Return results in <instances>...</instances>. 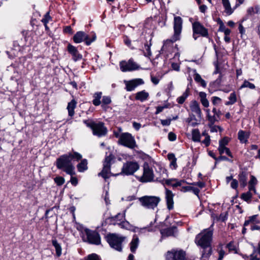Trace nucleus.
<instances>
[{
    "mask_svg": "<svg viewBox=\"0 0 260 260\" xmlns=\"http://www.w3.org/2000/svg\"><path fill=\"white\" fill-rule=\"evenodd\" d=\"M252 194L250 191L243 193L241 196V198L247 203H250L252 198Z\"/></svg>",
    "mask_w": 260,
    "mask_h": 260,
    "instance_id": "nucleus-45",
    "label": "nucleus"
},
{
    "mask_svg": "<svg viewBox=\"0 0 260 260\" xmlns=\"http://www.w3.org/2000/svg\"><path fill=\"white\" fill-rule=\"evenodd\" d=\"M176 230L177 228L175 226H172L162 230L160 233L162 237L174 236Z\"/></svg>",
    "mask_w": 260,
    "mask_h": 260,
    "instance_id": "nucleus-28",
    "label": "nucleus"
},
{
    "mask_svg": "<svg viewBox=\"0 0 260 260\" xmlns=\"http://www.w3.org/2000/svg\"><path fill=\"white\" fill-rule=\"evenodd\" d=\"M207 116V119L209 122L210 126L213 125L214 123L220 120V116L222 115L221 112L219 110H217L216 108L213 107L212 109L213 115L210 114V110L209 109L205 110Z\"/></svg>",
    "mask_w": 260,
    "mask_h": 260,
    "instance_id": "nucleus-15",
    "label": "nucleus"
},
{
    "mask_svg": "<svg viewBox=\"0 0 260 260\" xmlns=\"http://www.w3.org/2000/svg\"><path fill=\"white\" fill-rule=\"evenodd\" d=\"M192 140L193 142H199L201 140V134L199 129H193L191 132Z\"/></svg>",
    "mask_w": 260,
    "mask_h": 260,
    "instance_id": "nucleus-39",
    "label": "nucleus"
},
{
    "mask_svg": "<svg viewBox=\"0 0 260 260\" xmlns=\"http://www.w3.org/2000/svg\"><path fill=\"white\" fill-rule=\"evenodd\" d=\"M167 158L170 161V168L172 170H176L178 166L177 164V158L173 153H169L167 155Z\"/></svg>",
    "mask_w": 260,
    "mask_h": 260,
    "instance_id": "nucleus-29",
    "label": "nucleus"
},
{
    "mask_svg": "<svg viewBox=\"0 0 260 260\" xmlns=\"http://www.w3.org/2000/svg\"><path fill=\"white\" fill-rule=\"evenodd\" d=\"M199 95L202 105L205 108H208L209 106V103L208 100L207 99L206 93L205 92L201 91L199 92Z\"/></svg>",
    "mask_w": 260,
    "mask_h": 260,
    "instance_id": "nucleus-34",
    "label": "nucleus"
},
{
    "mask_svg": "<svg viewBox=\"0 0 260 260\" xmlns=\"http://www.w3.org/2000/svg\"><path fill=\"white\" fill-rule=\"evenodd\" d=\"M243 20H242L239 23L238 30L239 31L240 34H241V37H242L243 35L245 34V29L244 26L242 25V22H243Z\"/></svg>",
    "mask_w": 260,
    "mask_h": 260,
    "instance_id": "nucleus-53",
    "label": "nucleus"
},
{
    "mask_svg": "<svg viewBox=\"0 0 260 260\" xmlns=\"http://www.w3.org/2000/svg\"><path fill=\"white\" fill-rule=\"evenodd\" d=\"M188 96V90H186V91L182 94V95L177 99V102L179 104H182L184 103L185 101L187 99Z\"/></svg>",
    "mask_w": 260,
    "mask_h": 260,
    "instance_id": "nucleus-44",
    "label": "nucleus"
},
{
    "mask_svg": "<svg viewBox=\"0 0 260 260\" xmlns=\"http://www.w3.org/2000/svg\"><path fill=\"white\" fill-rule=\"evenodd\" d=\"M260 220L258 219L257 214L250 216L245 220L243 227L242 230V233L245 234L246 233V226H249V229L251 231L255 230L260 231Z\"/></svg>",
    "mask_w": 260,
    "mask_h": 260,
    "instance_id": "nucleus-9",
    "label": "nucleus"
},
{
    "mask_svg": "<svg viewBox=\"0 0 260 260\" xmlns=\"http://www.w3.org/2000/svg\"><path fill=\"white\" fill-rule=\"evenodd\" d=\"M123 41L124 44L128 47L132 49H134V47L131 46V41L128 37L125 36L123 38Z\"/></svg>",
    "mask_w": 260,
    "mask_h": 260,
    "instance_id": "nucleus-54",
    "label": "nucleus"
},
{
    "mask_svg": "<svg viewBox=\"0 0 260 260\" xmlns=\"http://www.w3.org/2000/svg\"><path fill=\"white\" fill-rule=\"evenodd\" d=\"M165 198L166 200V202L167 204V207L169 210H171L173 208L174 201H173V197L174 194L173 193L172 191L165 186Z\"/></svg>",
    "mask_w": 260,
    "mask_h": 260,
    "instance_id": "nucleus-20",
    "label": "nucleus"
},
{
    "mask_svg": "<svg viewBox=\"0 0 260 260\" xmlns=\"http://www.w3.org/2000/svg\"><path fill=\"white\" fill-rule=\"evenodd\" d=\"M51 17L49 15V13L47 12L44 15V18L42 20V22L44 24L48 23Z\"/></svg>",
    "mask_w": 260,
    "mask_h": 260,
    "instance_id": "nucleus-55",
    "label": "nucleus"
},
{
    "mask_svg": "<svg viewBox=\"0 0 260 260\" xmlns=\"http://www.w3.org/2000/svg\"><path fill=\"white\" fill-rule=\"evenodd\" d=\"M202 143L205 144L206 147H208L210 144V137L209 135H207L205 139L202 141Z\"/></svg>",
    "mask_w": 260,
    "mask_h": 260,
    "instance_id": "nucleus-58",
    "label": "nucleus"
},
{
    "mask_svg": "<svg viewBox=\"0 0 260 260\" xmlns=\"http://www.w3.org/2000/svg\"><path fill=\"white\" fill-rule=\"evenodd\" d=\"M214 223L207 229H204L196 235L194 242L201 248V260H209L212 253L211 242L213 234Z\"/></svg>",
    "mask_w": 260,
    "mask_h": 260,
    "instance_id": "nucleus-2",
    "label": "nucleus"
},
{
    "mask_svg": "<svg viewBox=\"0 0 260 260\" xmlns=\"http://www.w3.org/2000/svg\"><path fill=\"white\" fill-rule=\"evenodd\" d=\"M54 181L58 186L62 185L65 182L64 178L61 176H57L54 179Z\"/></svg>",
    "mask_w": 260,
    "mask_h": 260,
    "instance_id": "nucleus-48",
    "label": "nucleus"
},
{
    "mask_svg": "<svg viewBox=\"0 0 260 260\" xmlns=\"http://www.w3.org/2000/svg\"><path fill=\"white\" fill-rule=\"evenodd\" d=\"M248 173L244 170L240 171L238 175V179L240 184V185L242 187H244L247 185Z\"/></svg>",
    "mask_w": 260,
    "mask_h": 260,
    "instance_id": "nucleus-26",
    "label": "nucleus"
},
{
    "mask_svg": "<svg viewBox=\"0 0 260 260\" xmlns=\"http://www.w3.org/2000/svg\"><path fill=\"white\" fill-rule=\"evenodd\" d=\"M6 99L10 100V94L0 90V102H3Z\"/></svg>",
    "mask_w": 260,
    "mask_h": 260,
    "instance_id": "nucleus-49",
    "label": "nucleus"
},
{
    "mask_svg": "<svg viewBox=\"0 0 260 260\" xmlns=\"http://www.w3.org/2000/svg\"><path fill=\"white\" fill-rule=\"evenodd\" d=\"M140 166L136 161H127L124 163L121 169V172L119 174H124L127 176L133 175L139 169Z\"/></svg>",
    "mask_w": 260,
    "mask_h": 260,
    "instance_id": "nucleus-11",
    "label": "nucleus"
},
{
    "mask_svg": "<svg viewBox=\"0 0 260 260\" xmlns=\"http://www.w3.org/2000/svg\"><path fill=\"white\" fill-rule=\"evenodd\" d=\"M77 168L78 171L79 172H83L86 170H87V160L86 159H82L80 163H79Z\"/></svg>",
    "mask_w": 260,
    "mask_h": 260,
    "instance_id": "nucleus-36",
    "label": "nucleus"
},
{
    "mask_svg": "<svg viewBox=\"0 0 260 260\" xmlns=\"http://www.w3.org/2000/svg\"><path fill=\"white\" fill-rule=\"evenodd\" d=\"M217 22L219 25V31L223 32L226 28H227L224 25L222 21L220 18L218 19Z\"/></svg>",
    "mask_w": 260,
    "mask_h": 260,
    "instance_id": "nucleus-50",
    "label": "nucleus"
},
{
    "mask_svg": "<svg viewBox=\"0 0 260 260\" xmlns=\"http://www.w3.org/2000/svg\"><path fill=\"white\" fill-rule=\"evenodd\" d=\"M114 156L111 153H109L108 155V152H106V156H105L104 161L103 162V167L102 171L99 173V176H102L105 180L108 179L112 175L111 172V161L114 159ZM113 176H116L113 175Z\"/></svg>",
    "mask_w": 260,
    "mask_h": 260,
    "instance_id": "nucleus-7",
    "label": "nucleus"
},
{
    "mask_svg": "<svg viewBox=\"0 0 260 260\" xmlns=\"http://www.w3.org/2000/svg\"><path fill=\"white\" fill-rule=\"evenodd\" d=\"M228 219V213H222L220 214L218 220L221 221H225Z\"/></svg>",
    "mask_w": 260,
    "mask_h": 260,
    "instance_id": "nucleus-56",
    "label": "nucleus"
},
{
    "mask_svg": "<svg viewBox=\"0 0 260 260\" xmlns=\"http://www.w3.org/2000/svg\"><path fill=\"white\" fill-rule=\"evenodd\" d=\"M149 97L148 92L145 90L137 92L135 94V100L142 102L146 101Z\"/></svg>",
    "mask_w": 260,
    "mask_h": 260,
    "instance_id": "nucleus-31",
    "label": "nucleus"
},
{
    "mask_svg": "<svg viewBox=\"0 0 260 260\" xmlns=\"http://www.w3.org/2000/svg\"><path fill=\"white\" fill-rule=\"evenodd\" d=\"M125 219V213H119L113 217H111L109 218L108 219L109 220V222L111 224L113 225H118V223L122 221L123 220Z\"/></svg>",
    "mask_w": 260,
    "mask_h": 260,
    "instance_id": "nucleus-27",
    "label": "nucleus"
},
{
    "mask_svg": "<svg viewBox=\"0 0 260 260\" xmlns=\"http://www.w3.org/2000/svg\"><path fill=\"white\" fill-rule=\"evenodd\" d=\"M189 107L192 112L194 113L199 118L201 117L202 111L200 105L197 101H192L190 102Z\"/></svg>",
    "mask_w": 260,
    "mask_h": 260,
    "instance_id": "nucleus-21",
    "label": "nucleus"
},
{
    "mask_svg": "<svg viewBox=\"0 0 260 260\" xmlns=\"http://www.w3.org/2000/svg\"><path fill=\"white\" fill-rule=\"evenodd\" d=\"M101 92H99V105H101V107L105 111H107L110 107L109 105L111 103V99L109 96H104L102 98V101H100L102 95Z\"/></svg>",
    "mask_w": 260,
    "mask_h": 260,
    "instance_id": "nucleus-19",
    "label": "nucleus"
},
{
    "mask_svg": "<svg viewBox=\"0 0 260 260\" xmlns=\"http://www.w3.org/2000/svg\"><path fill=\"white\" fill-rule=\"evenodd\" d=\"M81 260H98V255L95 253L90 254Z\"/></svg>",
    "mask_w": 260,
    "mask_h": 260,
    "instance_id": "nucleus-52",
    "label": "nucleus"
},
{
    "mask_svg": "<svg viewBox=\"0 0 260 260\" xmlns=\"http://www.w3.org/2000/svg\"><path fill=\"white\" fill-rule=\"evenodd\" d=\"M238 186V181L235 179H233L231 183V188L237 190Z\"/></svg>",
    "mask_w": 260,
    "mask_h": 260,
    "instance_id": "nucleus-61",
    "label": "nucleus"
},
{
    "mask_svg": "<svg viewBox=\"0 0 260 260\" xmlns=\"http://www.w3.org/2000/svg\"><path fill=\"white\" fill-rule=\"evenodd\" d=\"M81 238L83 242L90 244L98 245V232L89 229L83 231Z\"/></svg>",
    "mask_w": 260,
    "mask_h": 260,
    "instance_id": "nucleus-14",
    "label": "nucleus"
},
{
    "mask_svg": "<svg viewBox=\"0 0 260 260\" xmlns=\"http://www.w3.org/2000/svg\"><path fill=\"white\" fill-rule=\"evenodd\" d=\"M108 133L107 128L103 122H99V137L105 136Z\"/></svg>",
    "mask_w": 260,
    "mask_h": 260,
    "instance_id": "nucleus-37",
    "label": "nucleus"
},
{
    "mask_svg": "<svg viewBox=\"0 0 260 260\" xmlns=\"http://www.w3.org/2000/svg\"><path fill=\"white\" fill-rule=\"evenodd\" d=\"M186 253L181 249L173 248L165 254L166 260H185Z\"/></svg>",
    "mask_w": 260,
    "mask_h": 260,
    "instance_id": "nucleus-12",
    "label": "nucleus"
},
{
    "mask_svg": "<svg viewBox=\"0 0 260 260\" xmlns=\"http://www.w3.org/2000/svg\"><path fill=\"white\" fill-rule=\"evenodd\" d=\"M221 160H225V161H231V159H230L229 158H228L226 156L220 155L219 157H217L216 159V162H219Z\"/></svg>",
    "mask_w": 260,
    "mask_h": 260,
    "instance_id": "nucleus-60",
    "label": "nucleus"
},
{
    "mask_svg": "<svg viewBox=\"0 0 260 260\" xmlns=\"http://www.w3.org/2000/svg\"><path fill=\"white\" fill-rule=\"evenodd\" d=\"M244 88H248L251 89H254L255 88V86L254 84L250 83L247 80H244L243 84L240 87V89H242Z\"/></svg>",
    "mask_w": 260,
    "mask_h": 260,
    "instance_id": "nucleus-46",
    "label": "nucleus"
},
{
    "mask_svg": "<svg viewBox=\"0 0 260 260\" xmlns=\"http://www.w3.org/2000/svg\"><path fill=\"white\" fill-rule=\"evenodd\" d=\"M82 157L79 153L73 151L59 157L56 161V166L69 175H75V167L72 161H79Z\"/></svg>",
    "mask_w": 260,
    "mask_h": 260,
    "instance_id": "nucleus-3",
    "label": "nucleus"
},
{
    "mask_svg": "<svg viewBox=\"0 0 260 260\" xmlns=\"http://www.w3.org/2000/svg\"><path fill=\"white\" fill-rule=\"evenodd\" d=\"M229 101L225 103L226 106L232 105L236 103L237 101V95L235 92H232L228 98Z\"/></svg>",
    "mask_w": 260,
    "mask_h": 260,
    "instance_id": "nucleus-38",
    "label": "nucleus"
},
{
    "mask_svg": "<svg viewBox=\"0 0 260 260\" xmlns=\"http://www.w3.org/2000/svg\"><path fill=\"white\" fill-rule=\"evenodd\" d=\"M95 39L96 36L94 35L92 39H89L86 34L81 31H78L73 37L74 41L76 43H80L85 41L87 45H89Z\"/></svg>",
    "mask_w": 260,
    "mask_h": 260,
    "instance_id": "nucleus-16",
    "label": "nucleus"
},
{
    "mask_svg": "<svg viewBox=\"0 0 260 260\" xmlns=\"http://www.w3.org/2000/svg\"><path fill=\"white\" fill-rule=\"evenodd\" d=\"M194 81L200 84L202 87H205L206 86V83L204 80H203L200 74L196 73L194 75Z\"/></svg>",
    "mask_w": 260,
    "mask_h": 260,
    "instance_id": "nucleus-40",
    "label": "nucleus"
},
{
    "mask_svg": "<svg viewBox=\"0 0 260 260\" xmlns=\"http://www.w3.org/2000/svg\"><path fill=\"white\" fill-rule=\"evenodd\" d=\"M118 225L122 229H124L127 230L131 231L134 232L141 233L142 231L145 230V229H139L137 227L134 226L130 223L126 221L125 219L123 220L120 222H117Z\"/></svg>",
    "mask_w": 260,
    "mask_h": 260,
    "instance_id": "nucleus-18",
    "label": "nucleus"
},
{
    "mask_svg": "<svg viewBox=\"0 0 260 260\" xmlns=\"http://www.w3.org/2000/svg\"><path fill=\"white\" fill-rule=\"evenodd\" d=\"M141 205L148 209L154 210L158 206L160 201L158 197L153 196H145L139 198Z\"/></svg>",
    "mask_w": 260,
    "mask_h": 260,
    "instance_id": "nucleus-6",
    "label": "nucleus"
},
{
    "mask_svg": "<svg viewBox=\"0 0 260 260\" xmlns=\"http://www.w3.org/2000/svg\"><path fill=\"white\" fill-rule=\"evenodd\" d=\"M183 27V19L180 16H175L174 17L173 21V30L174 34L170 40H166L162 47L160 51L163 53L165 49L167 47L168 44H172L177 41L180 40L181 38V34L182 30Z\"/></svg>",
    "mask_w": 260,
    "mask_h": 260,
    "instance_id": "nucleus-4",
    "label": "nucleus"
},
{
    "mask_svg": "<svg viewBox=\"0 0 260 260\" xmlns=\"http://www.w3.org/2000/svg\"><path fill=\"white\" fill-rule=\"evenodd\" d=\"M105 238L111 248L119 252L122 251V243L126 240V237L116 233H109L105 235Z\"/></svg>",
    "mask_w": 260,
    "mask_h": 260,
    "instance_id": "nucleus-5",
    "label": "nucleus"
},
{
    "mask_svg": "<svg viewBox=\"0 0 260 260\" xmlns=\"http://www.w3.org/2000/svg\"><path fill=\"white\" fill-rule=\"evenodd\" d=\"M118 144L131 149L138 147L134 136L129 133H121V137L118 139Z\"/></svg>",
    "mask_w": 260,
    "mask_h": 260,
    "instance_id": "nucleus-10",
    "label": "nucleus"
},
{
    "mask_svg": "<svg viewBox=\"0 0 260 260\" xmlns=\"http://www.w3.org/2000/svg\"><path fill=\"white\" fill-rule=\"evenodd\" d=\"M71 176V179H70V182L71 184L74 186H76L78 183V180L77 178L75 177H74L73 176L74 175H70Z\"/></svg>",
    "mask_w": 260,
    "mask_h": 260,
    "instance_id": "nucleus-57",
    "label": "nucleus"
},
{
    "mask_svg": "<svg viewBox=\"0 0 260 260\" xmlns=\"http://www.w3.org/2000/svg\"><path fill=\"white\" fill-rule=\"evenodd\" d=\"M125 87V89L127 91H132L135 89L138 86L144 84V81L142 79L136 78L129 81H124Z\"/></svg>",
    "mask_w": 260,
    "mask_h": 260,
    "instance_id": "nucleus-17",
    "label": "nucleus"
},
{
    "mask_svg": "<svg viewBox=\"0 0 260 260\" xmlns=\"http://www.w3.org/2000/svg\"><path fill=\"white\" fill-rule=\"evenodd\" d=\"M68 50L69 52L72 54L73 58L75 61L80 60L82 58V55L78 52L77 48L74 46L69 44L68 46Z\"/></svg>",
    "mask_w": 260,
    "mask_h": 260,
    "instance_id": "nucleus-22",
    "label": "nucleus"
},
{
    "mask_svg": "<svg viewBox=\"0 0 260 260\" xmlns=\"http://www.w3.org/2000/svg\"><path fill=\"white\" fill-rule=\"evenodd\" d=\"M230 142L229 138L224 137L219 141V146L218 149H221L222 148L226 147Z\"/></svg>",
    "mask_w": 260,
    "mask_h": 260,
    "instance_id": "nucleus-43",
    "label": "nucleus"
},
{
    "mask_svg": "<svg viewBox=\"0 0 260 260\" xmlns=\"http://www.w3.org/2000/svg\"><path fill=\"white\" fill-rule=\"evenodd\" d=\"M139 239L137 235H134L133 239L129 243L130 250L132 252L135 253L138 247Z\"/></svg>",
    "mask_w": 260,
    "mask_h": 260,
    "instance_id": "nucleus-30",
    "label": "nucleus"
},
{
    "mask_svg": "<svg viewBox=\"0 0 260 260\" xmlns=\"http://www.w3.org/2000/svg\"><path fill=\"white\" fill-rule=\"evenodd\" d=\"M192 37L194 40L201 36L206 38H209L208 29L206 28L200 22L194 21L192 23Z\"/></svg>",
    "mask_w": 260,
    "mask_h": 260,
    "instance_id": "nucleus-8",
    "label": "nucleus"
},
{
    "mask_svg": "<svg viewBox=\"0 0 260 260\" xmlns=\"http://www.w3.org/2000/svg\"><path fill=\"white\" fill-rule=\"evenodd\" d=\"M260 256V243H258L257 247H253L252 253L250 255V258H259Z\"/></svg>",
    "mask_w": 260,
    "mask_h": 260,
    "instance_id": "nucleus-41",
    "label": "nucleus"
},
{
    "mask_svg": "<svg viewBox=\"0 0 260 260\" xmlns=\"http://www.w3.org/2000/svg\"><path fill=\"white\" fill-rule=\"evenodd\" d=\"M257 183V180L256 178L253 175L250 176V180L249 182V185H256Z\"/></svg>",
    "mask_w": 260,
    "mask_h": 260,
    "instance_id": "nucleus-59",
    "label": "nucleus"
},
{
    "mask_svg": "<svg viewBox=\"0 0 260 260\" xmlns=\"http://www.w3.org/2000/svg\"><path fill=\"white\" fill-rule=\"evenodd\" d=\"M151 38L149 40V42H146L144 44V50H143V54L145 56L150 57L152 55L151 51V46L152 44L151 43Z\"/></svg>",
    "mask_w": 260,
    "mask_h": 260,
    "instance_id": "nucleus-33",
    "label": "nucleus"
},
{
    "mask_svg": "<svg viewBox=\"0 0 260 260\" xmlns=\"http://www.w3.org/2000/svg\"><path fill=\"white\" fill-rule=\"evenodd\" d=\"M76 105L77 102L75 100H72L71 102L68 103L67 110L68 111V115L70 117H72L74 115V110L76 107Z\"/></svg>",
    "mask_w": 260,
    "mask_h": 260,
    "instance_id": "nucleus-32",
    "label": "nucleus"
},
{
    "mask_svg": "<svg viewBox=\"0 0 260 260\" xmlns=\"http://www.w3.org/2000/svg\"><path fill=\"white\" fill-rule=\"evenodd\" d=\"M238 2V4H236V6L240 5L243 3L244 0H236ZM223 6L225 9V12L228 15H231L233 13L232 10L231 5L229 0H222Z\"/></svg>",
    "mask_w": 260,
    "mask_h": 260,
    "instance_id": "nucleus-25",
    "label": "nucleus"
},
{
    "mask_svg": "<svg viewBox=\"0 0 260 260\" xmlns=\"http://www.w3.org/2000/svg\"><path fill=\"white\" fill-rule=\"evenodd\" d=\"M226 247L228 248L229 252L234 251L235 253H237V247L233 241H231L227 244Z\"/></svg>",
    "mask_w": 260,
    "mask_h": 260,
    "instance_id": "nucleus-47",
    "label": "nucleus"
},
{
    "mask_svg": "<svg viewBox=\"0 0 260 260\" xmlns=\"http://www.w3.org/2000/svg\"><path fill=\"white\" fill-rule=\"evenodd\" d=\"M218 260H223V258L224 257V255H225V252L224 250L222 249H220L218 251Z\"/></svg>",
    "mask_w": 260,
    "mask_h": 260,
    "instance_id": "nucleus-64",
    "label": "nucleus"
},
{
    "mask_svg": "<svg viewBox=\"0 0 260 260\" xmlns=\"http://www.w3.org/2000/svg\"><path fill=\"white\" fill-rule=\"evenodd\" d=\"M250 137V133L247 131L240 130L238 133V139L241 143L246 144Z\"/></svg>",
    "mask_w": 260,
    "mask_h": 260,
    "instance_id": "nucleus-23",
    "label": "nucleus"
},
{
    "mask_svg": "<svg viewBox=\"0 0 260 260\" xmlns=\"http://www.w3.org/2000/svg\"><path fill=\"white\" fill-rule=\"evenodd\" d=\"M52 244L55 249L56 255L58 257L60 256L62 253V248L60 244L57 242L56 239L52 240Z\"/></svg>",
    "mask_w": 260,
    "mask_h": 260,
    "instance_id": "nucleus-35",
    "label": "nucleus"
},
{
    "mask_svg": "<svg viewBox=\"0 0 260 260\" xmlns=\"http://www.w3.org/2000/svg\"><path fill=\"white\" fill-rule=\"evenodd\" d=\"M119 67L122 72H132L140 68V66L131 58L128 60H122L119 62Z\"/></svg>",
    "mask_w": 260,
    "mask_h": 260,
    "instance_id": "nucleus-13",
    "label": "nucleus"
},
{
    "mask_svg": "<svg viewBox=\"0 0 260 260\" xmlns=\"http://www.w3.org/2000/svg\"><path fill=\"white\" fill-rule=\"evenodd\" d=\"M219 151V153L220 155H222L223 153H225L228 156H229L231 159L233 158V155L230 150V149L226 147H224L222 148L221 149H218Z\"/></svg>",
    "mask_w": 260,
    "mask_h": 260,
    "instance_id": "nucleus-42",
    "label": "nucleus"
},
{
    "mask_svg": "<svg viewBox=\"0 0 260 260\" xmlns=\"http://www.w3.org/2000/svg\"><path fill=\"white\" fill-rule=\"evenodd\" d=\"M143 174L138 178V180L142 183L151 182L156 181L160 183L164 186H171L173 189L179 186H182L185 182L184 180H179L176 178L166 179L164 178L156 177L155 179V175L152 166L147 161H145L142 166Z\"/></svg>",
    "mask_w": 260,
    "mask_h": 260,
    "instance_id": "nucleus-1",
    "label": "nucleus"
},
{
    "mask_svg": "<svg viewBox=\"0 0 260 260\" xmlns=\"http://www.w3.org/2000/svg\"><path fill=\"white\" fill-rule=\"evenodd\" d=\"M211 101L212 104L214 106L218 105L221 103V99L217 96H213Z\"/></svg>",
    "mask_w": 260,
    "mask_h": 260,
    "instance_id": "nucleus-51",
    "label": "nucleus"
},
{
    "mask_svg": "<svg viewBox=\"0 0 260 260\" xmlns=\"http://www.w3.org/2000/svg\"><path fill=\"white\" fill-rule=\"evenodd\" d=\"M77 229L80 232L81 237L83 235V231L87 230L88 228L84 227L82 224H78L77 226Z\"/></svg>",
    "mask_w": 260,
    "mask_h": 260,
    "instance_id": "nucleus-62",
    "label": "nucleus"
},
{
    "mask_svg": "<svg viewBox=\"0 0 260 260\" xmlns=\"http://www.w3.org/2000/svg\"><path fill=\"white\" fill-rule=\"evenodd\" d=\"M86 125L92 131L93 135L98 136V123L92 119L84 120Z\"/></svg>",
    "mask_w": 260,
    "mask_h": 260,
    "instance_id": "nucleus-24",
    "label": "nucleus"
},
{
    "mask_svg": "<svg viewBox=\"0 0 260 260\" xmlns=\"http://www.w3.org/2000/svg\"><path fill=\"white\" fill-rule=\"evenodd\" d=\"M168 139L170 141H174L176 139V135L173 132H170L168 134Z\"/></svg>",
    "mask_w": 260,
    "mask_h": 260,
    "instance_id": "nucleus-63",
    "label": "nucleus"
}]
</instances>
